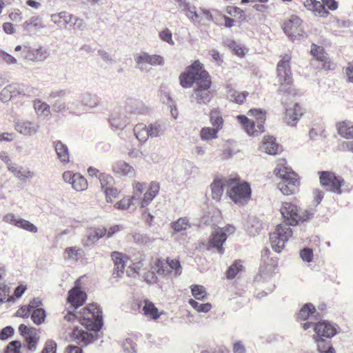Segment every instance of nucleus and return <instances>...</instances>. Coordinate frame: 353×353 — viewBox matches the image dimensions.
Listing matches in <instances>:
<instances>
[{
	"mask_svg": "<svg viewBox=\"0 0 353 353\" xmlns=\"http://www.w3.org/2000/svg\"><path fill=\"white\" fill-rule=\"evenodd\" d=\"M24 52H26V58L32 61H42L48 57L46 50L42 48L31 49L25 47Z\"/></svg>",
	"mask_w": 353,
	"mask_h": 353,
	"instance_id": "7c9ffc66",
	"label": "nucleus"
},
{
	"mask_svg": "<svg viewBox=\"0 0 353 353\" xmlns=\"http://www.w3.org/2000/svg\"><path fill=\"white\" fill-rule=\"evenodd\" d=\"M161 130L160 124L157 123L148 125L143 123H138L133 129L134 136L141 143H145L150 137H158Z\"/></svg>",
	"mask_w": 353,
	"mask_h": 353,
	"instance_id": "9b49d317",
	"label": "nucleus"
},
{
	"mask_svg": "<svg viewBox=\"0 0 353 353\" xmlns=\"http://www.w3.org/2000/svg\"><path fill=\"white\" fill-rule=\"evenodd\" d=\"M171 227L175 232H179L190 228V223L186 217H181L177 221L172 222Z\"/></svg>",
	"mask_w": 353,
	"mask_h": 353,
	"instance_id": "c03bdc74",
	"label": "nucleus"
},
{
	"mask_svg": "<svg viewBox=\"0 0 353 353\" xmlns=\"http://www.w3.org/2000/svg\"><path fill=\"white\" fill-rule=\"evenodd\" d=\"M176 1L179 7L182 9V11L189 19L195 23H199L202 22L199 13L196 12L195 8H192L190 3L186 2L185 0H176Z\"/></svg>",
	"mask_w": 353,
	"mask_h": 353,
	"instance_id": "c756f323",
	"label": "nucleus"
},
{
	"mask_svg": "<svg viewBox=\"0 0 353 353\" xmlns=\"http://www.w3.org/2000/svg\"><path fill=\"white\" fill-rule=\"evenodd\" d=\"M314 330L316 333L314 338L318 343L325 344V341L321 339L323 337L330 338L336 334L335 326L326 321H319L316 323Z\"/></svg>",
	"mask_w": 353,
	"mask_h": 353,
	"instance_id": "4468645a",
	"label": "nucleus"
},
{
	"mask_svg": "<svg viewBox=\"0 0 353 353\" xmlns=\"http://www.w3.org/2000/svg\"><path fill=\"white\" fill-rule=\"evenodd\" d=\"M135 196L124 197L115 203L114 208L119 210H127L132 205Z\"/></svg>",
	"mask_w": 353,
	"mask_h": 353,
	"instance_id": "864d4df0",
	"label": "nucleus"
},
{
	"mask_svg": "<svg viewBox=\"0 0 353 353\" xmlns=\"http://www.w3.org/2000/svg\"><path fill=\"white\" fill-rule=\"evenodd\" d=\"M209 117L210 123L213 128L220 131L223 128L224 125V120L221 111L216 108H214L210 110Z\"/></svg>",
	"mask_w": 353,
	"mask_h": 353,
	"instance_id": "72a5a7b5",
	"label": "nucleus"
},
{
	"mask_svg": "<svg viewBox=\"0 0 353 353\" xmlns=\"http://www.w3.org/2000/svg\"><path fill=\"white\" fill-rule=\"evenodd\" d=\"M248 114L255 118L251 121L245 115H238L236 119L243 127L245 132L250 136H257L264 132V124L266 120V112L261 109H251Z\"/></svg>",
	"mask_w": 353,
	"mask_h": 353,
	"instance_id": "39448f33",
	"label": "nucleus"
},
{
	"mask_svg": "<svg viewBox=\"0 0 353 353\" xmlns=\"http://www.w3.org/2000/svg\"><path fill=\"white\" fill-rule=\"evenodd\" d=\"M292 234V230L290 227L283 223L277 225L275 231L270 234V241L272 249L276 252H281Z\"/></svg>",
	"mask_w": 353,
	"mask_h": 353,
	"instance_id": "6e6552de",
	"label": "nucleus"
},
{
	"mask_svg": "<svg viewBox=\"0 0 353 353\" xmlns=\"http://www.w3.org/2000/svg\"><path fill=\"white\" fill-rule=\"evenodd\" d=\"M188 303L198 312H208L212 307V305L210 303H199L192 299H190Z\"/></svg>",
	"mask_w": 353,
	"mask_h": 353,
	"instance_id": "8fccbe9b",
	"label": "nucleus"
},
{
	"mask_svg": "<svg viewBox=\"0 0 353 353\" xmlns=\"http://www.w3.org/2000/svg\"><path fill=\"white\" fill-rule=\"evenodd\" d=\"M39 341V337L37 336L36 333L30 332V334L28 336H26V343L27 349L31 351H33L36 349L37 343Z\"/></svg>",
	"mask_w": 353,
	"mask_h": 353,
	"instance_id": "603ef678",
	"label": "nucleus"
},
{
	"mask_svg": "<svg viewBox=\"0 0 353 353\" xmlns=\"http://www.w3.org/2000/svg\"><path fill=\"white\" fill-rule=\"evenodd\" d=\"M119 230L120 227L119 225L112 226L109 229H106L104 227H99L91 230L88 238L90 241H94L105 236L111 237L114 233Z\"/></svg>",
	"mask_w": 353,
	"mask_h": 353,
	"instance_id": "412c9836",
	"label": "nucleus"
},
{
	"mask_svg": "<svg viewBox=\"0 0 353 353\" xmlns=\"http://www.w3.org/2000/svg\"><path fill=\"white\" fill-rule=\"evenodd\" d=\"M183 268L179 259L167 257L165 260L162 258H155L150 263V270L144 274L145 281L149 284H154L158 281V276L163 277L174 275L178 276L181 274Z\"/></svg>",
	"mask_w": 353,
	"mask_h": 353,
	"instance_id": "f257e3e1",
	"label": "nucleus"
},
{
	"mask_svg": "<svg viewBox=\"0 0 353 353\" xmlns=\"http://www.w3.org/2000/svg\"><path fill=\"white\" fill-rule=\"evenodd\" d=\"M85 276H80L74 282V287L70 289L68 292L67 302L71 305L74 309L82 306L86 301L87 294L81 290L82 279Z\"/></svg>",
	"mask_w": 353,
	"mask_h": 353,
	"instance_id": "f8f14e48",
	"label": "nucleus"
},
{
	"mask_svg": "<svg viewBox=\"0 0 353 353\" xmlns=\"http://www.w3.org/2000/svg\"><path fill=\"white\" fill-rule=\"evenodd\" d=\"M273 173L277 178L281 176H284V174H288V176L290 177L298 174L288 165L287 161L285 159H279L277 160L276 165L274 169Z\"/></svg>",
	"mask_w": 353,
	"mask_h": 353,
	"instance_id": "bb28decb",
	"label": "nucleus"
},
{
	"mask_svg": "<svg viewBox=\"0 0 353 353\" xmlns=\"http://www.w3.org/2000/svg\"><path fill=\"white\" fill-rule=\"evenodd\" d=\"M248 95L249 92L247 91H243L241 92H236L232 94V101L238 104H242L245 102Z\"/></svg>",
	"mask_w": 353,
	"mask_h": 353,
	"instance_id": "052dcab7",
	"label": "nucleus"
},
{
	"mask_svg": "<svg viewBox=\"0 0 353 353\" xmlns=\"http://www.w3.org/2000/svg\"><path fill=\"white\" fill-rule=\"evenodd\" d=\"M343 72L346 77V81L349 83H353V63L350 62L347 66L344 68Z\"/></svg>",
	"mask_w": 353,
	"mask_h": 353,
	"instance_id": "680f3d73",
	"label": "nucleus"
},
{
	"mask_svg": "<svg viewBox=\"0 0 353 353\" xmlns=\"http://www.w3.org/2000/svg\"><path fill=\"white\" fill-rule=\"evenodd\" d=\"M212 78L195 85L192 97L198 104H208L213 99L216 91L212 89Z\"/></svg>",
	"mask_w": 353,
	"mask_h": 353,
	"instance_id": "9d476101",
	"label": "nucleus"
},
{
	"mask_svg": "<svg viewBox=\"0 0 353 353\" xmlns=\"http://www.w3.org/2000/svg\"><path fill=\"white\" fill-rule=\"evenodd\" d=\"M227 179H216L211 183V196L213 200L216 201H221L223 194V186H225Z\"/></svg>",
	"mask_w": 353,
	"mask_h": 353,
	"instance_id": "c85d7f7f",
	"label": "nucleus"
},
{
	"mask_svg": "<svg viewBox=\"0 0 353 353\" xmlns=\"http://www.w3.org/2000/svg\"><path fill=\"white\" fill-rule=\"evenodd\" d=\"M159 190L160 185L158 182H150L146 192L143 194V197L140 201V207L145 208L148 206L159 194Z\"/></svg>",
	"mask_w": 353,
	"mask_h": 353,
	"instance_id": "b1692460",
	"label": "nucleus"
},
{
	"mask_svg": "<svg viewBox=\"0 0 353 353\" xmlns=\"http://www.w3.org/2000/svg\"><path fill=\"white\" fill-rule=\"evenodd\" d=\"M227 239L226 234L222 231H216L212 234L211 240L210 241V245L214 248H216L219 253H223V244Z\"/></svg>",
	"mask_w": 353,
	"mask_h": 353,
	"instance_id": "473e14b6",
	"label": "nucleus"
},
{
	"mask_svg": "<svg viewBox=\"0 0 353 353\" xmlns=\"http://www.w3.org/2000/svg\"><path fill=\"white\" fill-rule=\"evenodd\" d=\"M243 270L244 267L242 261L238 259L234 261V262L229 266L225 274L228 279L232 280L234 279L239 273L243 272Z\"/></svg>",
	"mask_w": 353,
	"mask_h": 353,
	"instance_id": "e433bc0d",
	"label": "nucleus"
},
{
	"mask_svg": "<svg viewBox=\"0 0 353 353\" xmlns=\"http://www.w3.org/2000/svg\"><path fill=\"white\" fill-rule=\"evenodd\" d=\"M310 316H315L316 319L320 317V314L316 312V307L312 303H305L302 306L296 318L299 321H306Z\"/></svg>",
	"mask_w": 353,
	"mask_h": 353,
	"instance_id": "cd10ccee",
	"label": "nucleus"
},
{
	"mask_svg": "<svg viewBox=\"0 0 353 353\" xmlns=\"http://www.w3.org/2000/svg\"><path fill=\"white\" fill-rule=\"evenodd\" d=\"M225 12L228 14L239 19H241L244 17V11L236 6H227Z\"/></svg>",
	"mask_w": 353,
	"mask_h": 353,
	"instance_id": "6e6d98bb",
	"label": "nucleus"
},
{
	"mask_svg": "<svg viewBox=\"0 0 353 353\" xmlns=\"http://www.w3.org/2000/svg\"><path fill=\"white\" fill-rule=\"evenodd\" d=\"M51 20L61 28H67L75 26L79 19L68 12L62 11L51 15Z\"/></svg>",
	"mask_w": 353,
	"mask_h": 353,
	"instance_id": "a211bd4d",
	"label": "nucleus"
},
{
	"mask_svg": "<svg viewBox=\"0 0 353 353\" xmlns=\"http://www.w3.org/2000/svg\"><path fill=\"white\" fill-rule=\"evenodd\" d=\"M111 259L114 262V274L121 277L124 274L126 263L129 259L127 254L120 252H112Z\"/></svg>",
	"mask_w": 353,
	"mask_h": 353,
	"instance_id": "aec40b11",
	"label": "nucleus"
},
{
	"mask_svg": "<svg viewBox=\"0 0 353 353\" xmlns=\"http://www.w3.org/2000/svg\"><path fill=\"white\" fill-rule=\"evenodd\" d=\"M21 342L13 341L8 343L4 353H21Z\"/></svg>",
	"mask_w": 353,
	"mask_h": 353,
	"instance_id": "4d7b16f0",
	"label": "nucleus"
},
{
	"mask_svg": "<svg viewBox=\"0 0 353 353\" xmlns=\"http://www.w3.org/2000/svg\"><path fill=\"white\" fill-rule=\"evenodd\" d=\"M219 131L214 128L203 127L201 129L199 136L203 141L216 139L218 137Z\"/></svg>",
	"mask_w": 353,
	"mask_h": 353,
	"instance_id": "79ce46f5",
	"label": "nucleus"
},
{
	"mask_svg": "<svg viewBox=\"0 0 353 353\" xmlns=\"http://www.w3.org/2000/svg\"><path fill=\"white\" fill-rule=\"evenodd\" d=\"M57 343L54 341H48L41 353H56Z\"/></svg>",
	"mask_w": 353,
	"mask_h": 353,
	"instance_id": "0e129e2a",
	"label": "nucleus"
},
{
	"mask_svg": "<svg viewBox=\"0 0 353 353\" xmlns=\"http://www.w3.org/2000/svg\"><path fill=\"white\" fill-rule=\"evenodd\" d=\"M33 90L34 88L28 85H9L1 90L0 98L3 102H6L19 95L29 97L33 93Z\"/></svg>",
	"mask_w": 353,
	"mask_h": 353,
	"instance_id": "ddd939ff",
	"label": "nucleus"
},
{
	"mask_svg": "<svg viewBox=\"0 0 353 353\" xmlns=\"http://www.w3.org/2000/svg\"><path fill=\"white\" fill-rule=\"evenodd\" d=\"M209 72L199 60H195L191 65L186 67L179 77L180 85L185 88H191L210 79Z\"/></svg>",
	"mask_w": 353,
	"mask_h": 353,
	"instance_id": "20e7f679",
	"label": "nucleus"
},
{
	"mask_svg": "<svg viewBox=\"0 0 353 353\" xmlns=\"http://www.w3.org/2000/svg\"><path fill=\"white\" fill-rule=\"evenodd\" d=\"M225 187L227 196L238 205H246L251 199L250 185L246 181H242L237 175L229 176Z\"/></svg>",
	"mask_w": 353,
	"mask_h": 353,
	"instance_id": "f03ea898",
	"label": "nucleus"
},
{
	"mask_svg": "<svg viewBox=\"0 0 353 353\" xmlns=\"http://www.w3.org/2000/svg\"><path fill=\"white\" fill-rule=\"evenodd\" d=\"M103 192L105 194L107 202L110 203L112 202L113 199L118 197L119 194V192L118 191V190L116 188H113L112 187H109Z\"/></svg>",
	"mask_w": 353,
	"mask_h": 353,
	"instance_id": "13d9d810",
	"label": "nucleus"
},
{
	"mask_svg": "<svg viewBox=\"0 0 353 353\" xmlns=\"http://www.w3.org/2000/svg\"><path fill=\"white\" fill-rule=\"evenodd\" d=\"M98 177L103 191L109 187H112L114 183V179L112 176L105 173H100Z\"/></svg>",
	"mask_w": 353,
	"mask_h": 353,
	"instance_id": "09e8293b",
	"label": "nucleus"
},
{
	"mask_svg": "<svg viewBox=\"0 0 353 353\" xmlns=\"http://www.w3.org/2000/svg\"><path fill=\"white\" fill-rule=\"evenodd\" d=\"M31 318L35 324L40 325L46 318V312L43 309L37 308L33 310Z\"/></svg>",
	"mask_w": 353,
	"mask_h": 353,
	"instance_id": "3c124183",
	"label": "nucleus"
},
{
	"mask_svg": "<svg viewBox=\"0 0 353 353\" xmlns=\"http://www.w3.org/2000/svg\"><path fill=\"white\" fill-rule=\"evenodd\" d=\"M55 151L58 158L63 163H67L70 161V155L68 148L66 145L61 141H58L54 143Z\"/></svg>",
	"mask_w": 353,
	"mask_h": 353,
	"instance_id": "f704fd0d",
	"label": "nucleus"
},
{
	"mask_svg": "<svg viewBox=\"0 0 353 353\" xmlns=\"http://www.w3.org/2000/svg\"><path fill=\"white\" fill-rule=\"evenodd\" d=\"M113 172L117 174L125 176L132 173L134 172V169L125 162L119 161L114 165Z\"/></svg>",
	"mask_w": 353,
	"mask_h": 353,
	"instance_id": "ea45409f",
	"label": "nucleus"
},
{
	"mask_svg": "<svg viewBox=\"0 0 353 353\" xmlns=\"http://www.w3.org/2000/svg\"><path fill=\"white\" fill-rule=\"evenodd\" d=\"M81 252L80 248L77 246L68 247L64 250V259L66 260H73L77 261L79 256Z\"/></svg>",
	"mask_w": 353,
	"mask_h": 353,
	"instance_id": "37998d69",
	"label": "nucleus"
},
{
	"mask_svg": "<svg viewBox=\"0 0 353 353\" xmlns=\"http://www.w3.org/2000/svg\"><path fill=\"white\" fill-rule=\"evenodd\" d=\"M63 181L70 183L72 188L77 191H84L88 188L86 179L79 173H74L72 171H65L62 174Z\"/></svg>",
	"mask_w": 353,
	"mask_h": 353,
	"instance_id": "2eb2a0df",
	"label": "nucleus"
},
{
	"mask_svg": "<svg viewBox=\"0 0 353 353\" xmlns=\"http://www.w3.org/2000/svg\"><path fill=\"white\" fill-rule=\"evenodd\" d=\"M301 259L306 262H310L312 260L313 252L310 248H304L300 252Z\"/></svg>",
	"mask_w": 353,
	"mask_h": 353,
	"instance_id": "69168bd1",
	"label": "nucleus"
},
{
	"mask_svg": "<svg viewBox=\"0 0 353 353\" xmlns=\"http://www.w3.org/2000/svg\"><path fill=\"white\" fill-rule=\"evenodd\" d=\"M143 306L142 308L143 314L152 320H157L162 314L155 305L148 299L143 300Z\"/></svg>",
	"mask_w": 353,
	"mask_h": 353,
	"instance_id": "2f4dec72",
	"label": "nucleus"
},
{
	"mask_svg": "<svg viewBox=\"0 0 353 353\" xmlns=\"http://www.w3.org/2000/svg\"><path fill=\"white\" fill-rule=\"evenodd\" d=\"M15 130L26 136H31L35 134L37 130V128L29 121L17 123L15 125Z\"/></svg>",
	"mask_w": 353,
	"mask_h": 353,
	"instance_id": "c9c22d12",
	"label": "nucleus"
},
{
	"mask_svg": "<svg viewBox=\"0 0 353 353\" xmlns=\"http://www.w3.org/2000/svg\"><path fill=\"white\" fill-rule=\"evenodd\" d=\"M321 185L327 191L336 194L342 192L341 187L344 185V179L336 176L335 173L330 171H321L319 172Z\"/></svg>",
	"mask_w": 353,
	"mask_h": 353,
	"instance_id": "1a4fd4ad",
	"label": "nucleus"
},
{
	"mask_svg": "<svg viewBox=\"0 0 353 353\" xmlns=\"http://www.w3.org/2000/svg\"><path fill=\"white\" fill-rule=\"evenodd\" d=\"M288 181H280L277 183V188L284 195H292L299 192L301 185L299 174L290 177Z\"/></svg>",
	"mask_w": 353,
	"mask_h": 353,
	"instance_id": "f3484780",
	"label": "nucleus"
},
{
	"mask_svg": "<svg viewBox=\"0 0 353 353\" xmlns=\"http://www.w3.org/2000/svg\"><path fill=\"white\" fill-rule=\"evenodd\" d=\"M23 28L29 30L32 28L39 30L44 28V24L40 16L35 15L30 17L23 23Z\"/></svg>",
	"mask_w": 353,
	"mask_h": 353,
	"instance_id": "4c0bfd02",
	"label": "nucleus"
},
{
	"mask_svg": "<svg viewBox=\"0 0 353 353\" xmlns=\"http://www.w3.org/2000/svg\"><path fill=\"white\" fill-rule=\"evenodd\" d=\"M311 54L319 62L323 61L327 57V54L325 52L323 48L314 43H313L311 46Z\"/></svg>",
	"mask_w": 353,
	"mask_h": 353,
	"instance_id": "de8ad7c7",
	"label": "nucleus"
},
{
	"mask_svg": "<svg viewBox=\"0 0 353 353\" xmlns=\"http://www.w3.org/2000/svg\"><path fill=\"white\" fill-rule=\"evenodd\" d=\"M14 298L10 295V288L4 283H0V303L13 302Z\"/></svg>",
	"mask_w": 353,
	"mask_h": 353,
	"instance_id": "49530a36",
	"label": "nucleus"
},
{
	"mask_svg": "<svg viewBox=\"0 0 353 353\" xmlns=\"http://www.w3.org/2000/svg\"><path fill=\"white\" fill-rule=\"evenodd\" d=\"M79 322L88 330L99 331L103 325L101 308L97 304L88 305L80 314Z\"/></svg>",
	"mask_w": 353,
	"mask_h": 353,
	"instance_id": "0eeeda50",
	"label": "nucleus"
},
{
	"mask_svg": "<svg viewBox=\"0 0 353 353\" xmlns=\"http://www.w3.org/2000/svg\"><path fill=\"white\" fill-rule=\"evenodd\" d=\"M338 134L345 139H353V121L343 120L336 123L335 125Z\"/></svg>",
	"mask_w": 353,
	"mask_h": 353,
	"instance_id": "4be33fe9",
	"label": "nucleus"
},
{
	"mask_svg": "<svg viewBox=\"0 0 353 353\" xmlns=\"http://www.w3.org/2000/svg\"><path fill=\"white\" fill-rule=\"evenodd\" d=\"M280 212L285 221V225H296L309 220L312 212L307 210L299 208L296 204L292 202H283L280 208Z\"/></svg>",
	"mask_w": 353,
	"mask_h": 353,
	"instance_id": "423d86ee",
	"label": "nucleus"
},
{
	"mask_svg": "<svg viewBox=\"0 0 353 353\" xmlns=\"http://www.w3.org/2000/svg\"><path fill=\"white\" fill-rule=\"evenodd\" d=\"M159 37L161 40L168 43L169 44L174 45V42L172 39V34L168 29H165L159 33Z\"/></svg>",
	"mask_w": 353,
	"mask_h": 353,
	"instance_id": "e2e57ef3",
	"label": "nucleus"
},
{
	"mask_svg": "<svg viewBox=\"0 0 353 353\" xmlns=\"http://www.w3.org/2000/svg\"><path fill=\"white\" fill-rule=\"evenodd\" d=\"M304 112V109L299 103H293L285 109V120L288 125H294Z\"/></svg>",
	"mask_w": 353,
	"mask_h": 353,
	"instance_id": "6ab92c4d",
	"label": "nucleus"
},
{
	"mask_svg": "<svg viewBox=\"0 0 353 353\" xmlns=\"http://www.w3.org/2000/svg\"><path fill=\"white\" fill-rule=\"evenodd\" d=\"M340 150L343 152H352L353 153V141H343L340 145Z\"/></svg>",
	"mask_w": 353,
	"mask_h": 353,
	"instance_id": "774afa93",
	"label": "nucleus"
},
{
	"mask_svg": "<svg viewBox=\"0 0 353 353\" xmlns=\"http://www.w3.org/2000/svg\"><path fill=\"white\" fill-rule=\"evenodd\" d=\"M192 296L197 300H203L207 297L205 288L200 285H192L190 287Z\"/></svg>",
	"mask_w": 353,
	"mask_h": 353,
	"instance_id": "a18cd8bd",
	"label": "nucleus"
},
{
	"mask_svg": "<svg viewBox=\"0 0 353 353\" xmlns=\"http://www.w3.org/2000/svg\"><path fill=\"white\" fill-rule=\"evenodd\" d=\"M303 21L296 15L291 17L283 23V30L288 37L303 36L304 31L302 26Z\"/></svg>",
	"mask_w": 353,
	"mask_h": 353,
	"instance_id": "dca6fc26",
	"label": "nucleus"
},
{
	"mask_svg": "<svg viewBox=\"0 0 353 353\" xmlns=\"http://www.w3.org/2000/svg\"><path fill=\"white\" fill-rule=\"evenodd\" d=\"M41 305V301L39 299H34L28 305H23L16 312L17 316L28 317L31 310L35 307H39Z\"/></svg>",
	"mask_w": 353,
	"mask_h": 353,
	"instance_id": "58836bf2",
	"label": "nucleus"
},
{
	"mask_svg": "<svg viewBox=\"0 0 353 353\" xmlns=\"http://www.w3.org/2000/svg\"><path fill=\"white\" fill-rule=\"evenodd\" d=\"M34 108L39 116L49 117L51 114L50 105L41 100L34 101Z\"/></svg>",
	"mask_w": 353,
	"mask_h": 353,
	"instance_id": "a19ab883",
	"label": "nucleus"
},
{
	"mask_svg": "<svg viewBox=\"0 0 353 353\" xmlns=\"http://www.w3.org/2000/svg\"><path fill=\"white\" fill-rule=\"evenodd\" d=\"M134 59L138 65H141L145 63L151 65H162L164 63L163 57L158 54L150 55L148 53H143L138 54Z\"/></svg>",
	"mask_w": 353,
	"mask_h": 353,
	"instance_id": "5701e85b",
	"label": "nucleus"
},
{
	"mask_svg": "<svg viewBox=\"0 0 353 353\" xmlns=\"http://www.w3.org/2000/svg\"><path fill=\"white\" fill-rule=\"evenodd\" d=\"M72 338L77 343L83 346L90 343L93 340L94 336L81 328L75 327L72 331Z\"/></svg>",
	"mask_w": 353,
	"mask_h": 353,
	"instance_id": "a878e982",
	"label": "nucleus"
},
{
	"mask_svg": "<svg viewBox=\"0 0 353 353\" xmlns=\"http://www.w3.org/2000/svg\"><path fill=\"white\" fill-rule=\"evenodd\" d=\"M312 11L317 12L321 17H326L329 12L324 8L323 3L321 1H316L314 3V8Z\"/></svg>",
	"mask_w": 353,
	"mask_h": 353,
	"instance_id": "bf43d9fd",
	"label": "nucleus"
},
{
	"mask_svg": "<svg viewBox=\"0 0 353 353\" xmlns=\"http://www.w3.org/2000/svg\"><path fill=\"white\" fill-rule=\"evenodd\" d=\"M321 62L322 63V68L325 70H332L336 68V64L328 57Z\"/></svg>",
	"mask_w": 353,
	"mask_h": 353,
	"instance_id": "338daca9",
	"label": "nucleus"
},
{
	"mask_svg": "<svg viewBox=\"0 0 353 353\" xmlns=\"http://www.w3.org/2000/svg\"><path fill=\"white\" fill-rule=\"evenodd\" d=\"M16 226L31 232L35 233L37 232V227L25 219H19V221H17Z\"/></svg>",
	"mask_w": 353,
	"mask_h": 353,
	"instance_id": "5fc2aeb1",
	"label": "nucleus"
},
{
	"mask_svg": "<svg viewBox=\"0 0 353 353\" xmlns=\"http://www.w3.org/2000/svg\"><path fill=\"white\" fill-rule=\"evenodd\" d=\"M260 150L270 155H276L280 151L279 145L276 143V139L272 136L264 137Z\"/></svg>",
	"mask_w": 353,
	"mask_h": 353,
	"instance_id": "393cba45",
	"label": "nucleus"
},
{
	"mask_svg": "<svg viewBox=\"0 0 353 353\" xmlns=\"http://www.w3.org/2000/svg\"><path fill=\"white\" fill-rule=\"evenodd\" d=\"M292 57L290 54H284L280 56V60L276 65V75L279 83V91L283 94H297L293 85L292 73L290 61Z\"/></svg>",
	"mask_w": 353,
	"mask_h": 353,
	"instance_id": "7ed1b4c3",
	"label": "nucleus"
}]
</instances>
